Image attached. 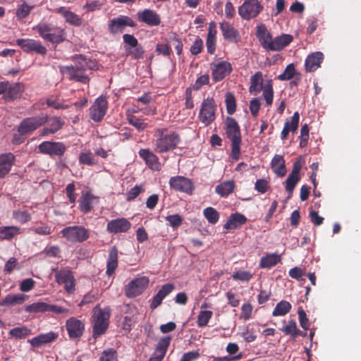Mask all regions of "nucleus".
<instances>
[{"label": "nucleus", "mask_w": 361, "mask_h": 361, "mask_svg": "<svg viewBox=\"0 0 361 361\" xmlns=\"http://www.w3.org/2000/svg\"><path fill=\"white\" fill-rule=\"evenodd\" d=\"M154 137L156 138L153 142L154 151L158 154L174 150L181 142L180 135L175 131H169L167 128L156 129Z\"/></svg>", "instance_id": "f257e3e1"}, {"label": "nucleus", "mask_w": 361, "mask_h": 361, "mask_svg": "<svg viewBox=\"0 0 361 361\" xmlns=\"http://www.w3.org/2000/svg\"><path fill=\"white\" fill-rule=\"evenodd\" d=\"M39 35L46 42L52 44H60L66 39V31L61 27L53 24L41 22L32 27Z\"/></svg>", "instance_id": "f03ea898"}, {"label": "nucleus", "mask_w": 361, "mask_h": 361, "mask_svg": "<svg viewBox=\"0 0 361 361\" xmlns=\"http://www.w3.org/2000/svg\"><path fill=\"white\" fill-rule=\"evenodd\" d=\"M226 134L231 141V157L238 160L240 157L241 135L240 126L235 118L227 117L226 120Z\"/></svg>", "instance_id": "7ed1b4c3"}, {"label": "nucleus", "mask_w": 361, "mask_h": 361, "mask_svg": "<svg viewBox=\"0 0 361 361\" xmlns=\"http://www.w3.org/2000/svg\"><path fill=\"white\" fill-rule=\"evenodd\" d=\"M110 312L109 309H102L96 306L92 316V337L95 339L104 334L109 327Z\"/></svg>", "instance_id": "20e7f679"}, {"label": "nucleus", "mask_w": 361, "mask_h": 361, "mask_svg": "<svg viewBox=\"0 0 361 361\" xmlns=\"http://www.w3.org/2000/svg\"><path fill=\"white\" fill-rule=\"evenodd\" d=\"M62 237L71 243H82L90 236V231L83 226H69L61 231Z\"/></svg>", "instance_id": "39448f33"}, {"label": "nucleus", "mask_w": 361, "mask_h": 361, "mask_svg": "<svg viewBox=\"0 0 361 361\" xmlns=\"http://www.w3.org/2000/svg\"><path fill=\"white\" fill-rule=\"evenodd\" d=\"M216 104L213 97L204 99L198 115L200 121L205 126L211 125L216 118Z\"/></svg>", "instance_id": "423d86ee"}, {"label": "nucleus", "mask_w": 361, "mask_h": 361, "mask_svg": "<svg viewBox=\"0 0 361 361\" xmlns=\"http://www.w3.org/2000/svg\"><path fill=\"white\" fill-rule=\"evenodd\" d=\"M47 122L48 116L44 114L23 118L18 127V133L27 136Z\"/></svg>", "instance_id": "0eeeda50"}, {"label": "nucleus", "mask_w": 361, "mask_h": 361, "mask_svg": "<svg viewBox=\"0 0 361 361\" xmlns=\"http://www.w3.org/2000/svg\"><path fill=\"white\" fill-rule=\"evenodd\" d=\"M264 6L258 0H245L238 7L239 16L245 20L256 18L263 10Z\"/></svg>", "instance_id": "6e6552de"}, {"label": "nucleus", "mask_w": 361, "mask_h": 361, "mask_svg": "<svg viewBox=\"0 0 361 361\" xmlns=\"http://www.w3.org/2000/svg\"><path fill=\"white\" fill-rule=\"evenodd\" d=\"M23 91L24 87L20 82L9 83L8 81L0 82V94L3 95V99L7 102L20 98Z\"/></svg>", "instance_id": "1a4fd4ad"}, {"label": "nucleus", "mask_w": 361, "mask_h": 361, "mask_svg": "<svg viewBox=\"0 0 361 361\" xmlns=\"http://www.w3.org/2000/svg\"><path fill=\"white\" fill-rule=\"evenodd\" d=\"M210 69L214 82L223 80L226 77L229 75L233 71L231 63L227 61L212 63L210 65Z\"/></svg>", "instance_id": "9d476101"}, {"label": "nucleus", "mask_w": 361, "mask_h": 361, "mask_svg": "<svg viewBox=\"0 0 361 361\" xmlns=\"http://www.w3.org/2000/svg\"><path fill=\"white\" fill-rule=\"evenodd\" d=\"M39 152L50 157H62L66 151V145L61 142L44 141L38 146Z\"/></svg>", "instance_id": "9b49d317"}, {"label": "nucleus", "mask_w": 361, "mask_h": 361, "mask_svg": "<svg viewBox=\"0 0 361 361\" xmlns=\"http://www.w3.org/2000/svg\"><path fill=\"white\" fill-rule=\"evenodd\" d=\"M304 162V159L300 156L293 163L292 171L286 180L285 186L286 191L290 194L293 193L297 183L300 179V172Z\"/></svg>", "instance_id": "f8f14e48"}, {"label": "nucleus", "mask_w": 361, "mask_h": 361, "mask_svg": "<svg viewBox=\"0 0 361 361\" xmlns=\"http://www.w3.org/2000/svg\"><path fill=\"white\" fill-rule=\"evenodd\" d=\"M16 44L26 53L35 52L41 55H45L47 52V48L41 42L34 39H18Z\"/></svg>", "instance_id": "ddd939ff"}, {"label": "nucleus", "mask_w": 361, "mask_h": 361, "mask_svg": "<svg viewBox=\"0 0 361 361\" xmlns=\"http://www.w3.org/2000/svg\"><path fill=\"white\" fill-rule=\"evenodd\" d=\"M108 102L105 97L100 96L95 99L90 108V116L95 122L101 121L106 113Z\"/></svg>", "instance_id": "4468645a"}, {"label": "nucleus", "mask_w": 361, "mask_h": 361, "mask_svg": "<svg viewBox=\"0 0 361 361\" xmlns=\"http://www.w3.org/2000/svg\"><path fill=\"white\" fill-rule=\"evenodd\" d=\"M149 284V279L146 276L136 278L131 281L126 288V295L132 298L140 295Z\"/></svg>", "instance_id": "2eb2a0df"}, {"label": "nucleus", "mask_w": 361, "mask_h": 361, "mask_svg": "<svg viewBox=\"0 0 361 361\" xmlns=\"http://www.w3.org/2000/svg\"><path fill=\"white\" fill-rule=\"evenodd\" d=\"M171 188L176 191L192 194L195 187L192 180L186 177L176 176L171 177L169 180Z\"/></svg>", "instance_id": "dca6fc26"}, {"label": "nucleus", "mask_w": 361, "mask_h": 361, "mask_svg": "<svg viewBox=\"0 0 361 361\" xmlns=\"http://www.w3.org/2000/svg\"><path fill=\"white\" fill-rule=\"evenodd\" d=\"M131 228V223L124 217L109 221L106 225V231L111 234L127 233Z\"/></svg>", "instance_id": "f3484780"}, {"label": "nucleus", "mask_w": 361, "mask_h": 361, "mask_svg": "<svg viewBox=\"0 0 361 361\" xmlns=\"http://www.w3.org/2000/svg\"><path fill=\"white\" fill-rule=\"evenodd\" d=\"M136 24L134 20L126 16H120L109 21V30L111 33L116 34L123 32L126 26L135 27Z\"/></svg>", "instance_id": "a211bd4d"}, {"label": "nucleus", "mask_w": 361, "mask_h": 361, "mask_svg": "<svg viewBox=\"0 0 361 361\" xmlns=\"http://www.w3.org/2000/svg\"><path fill=\"white\" fill-rule=\"evenodd\" d=\"M66 329L70 338H79L85 331V324L75 317H71L66 320Z\"/></svg>", "instance_id": "6ab92c4d"}, {"label": "nucleus", "mask_w": 361, "mask_h": 361, "mask_svg": "<svg viewBox=\"0 0 361 361\" xmlns=\"http://www.w3.org/2000/svg\"><path fill=\"white\" fill-rule=\"evenodd\" d=\"M138 154L140 157L145 161L146 165L150 169L154 171H159L161 170V164L159 157L154 152H152L149 149H141L139 150Z\"/></svg>", "instance_id": "aec40b11"}, {"label": "nucleus", "mask_w": 361, "mask_h": 361, "mask_svg": "<svg viewBox=\"0 0 361 361\" xmlns=\"http://www.w3.org/2000/svg\"><path fill=\"white\" fill-rule=\"evenodd\" d=\"M137 18L140 22L152 27L158 26L161 23L159 15L156 11L149 8L137 12Z\"/></svg>", "instance_id": "412c9836"}, {"label": "nucleus", "mask_w": 361, "mask_h": 361, "mask_svg": "<svg viewBox=\"0 0 361 361\" xmlns=\"http://www.w3.org/2000/svg\"><path fill=\"white\" fill-rule=\"evenodd\" d=\"M175 289L173 283H168L161 286L158 293L152 298L150 308L154 310L162 302V300Z\"/></svg>", "instance_id": "4be33fe9"}, {"label": "nucleus", "mask_w": 361, "mask_h": 361, "mask_svg": "<svg viewBox=\"0 0 361 361\" xmlns=\"http://www.w3.org/2000/svg\"><path fill=\"white\" fill-rule=\"evenodd\" d=\"M293 36L288 34H283L280 36L271 39L269 44L267 45V50L268 51H281L286 47H287L292 41Z\"/></svg>", "instance_id": "5701e85b"}, {"label": "nucleus", "mask_w": 361, "mask_h": 361, "mask_svg": "<svg viewBox=\"0 0 361 361\" xmlns=\"http://www.w3.org/2000/svg\"><path fill=\"white\" fill-rule=\"evenodd\" d=\"M324 54L321 51H316L308 55L305 61V71L309 73L314 72L324 61Z\"/></svg>", "instance_id": "b1692460"}, {"label": "nucleus", "mask_w": 361, "mask_h": 361, "mask_svg": "<svg viewBox=\"0 0 361 361\" xmlns=\"http://www.w3.org/2000/svg\"><path fill=\"white\" fill-rule=\"evenodd\" d=\"M15 162L16 157L11 152L0 154V178L9 173Z\"/></svg>", "instance_id": "393cba45"}, {"label": "nucleus", "mask_w": 361, "mask_h": 361, "mask_svg": "<svg viewBox=\"0 0 361 361\" xmlns=\"http://www.w3.org/2000/svg\"><path fill=\"white\" fill-rule=\"evenodd\" d=\"M220 29L224 38L230 42L237 43L240 39L238 31L228 22L220 23Z\"/></svg>", "instance_id": "a878e982"}, {"label": "nucleus", "mask_w": 361, "mask_h": 361, "mask_svg": "<svg viewBox=\"0 0 361 361\" xmlns=\"http://www.w3.org/2000/svg\"><path fill=\"white\" fill-rule=\"evenodd\" d=\"M72 60L75 63L74 66L85 71L86 70H94L97 67V63L95 61L87 59L82 54L74 55L72 57Z\"/></svg>", "instance_id": "bb28decb"}, {"label": "nucleus", "mask_w": 361, "mask_h": 361, "mask_svg": "<svg viewBox=\"0 0 361 361\" xmlns=\"http://www.w3.org/2000/svg\"><path fill=\"white\" fill-rule=\"evenodd\" d=\"M300 120V114L298 111L293 114L290 120H287L285 122L284 127L281 133V140H286L290 132L295 133L298 128Z\"/></svg>", "instance_id": "cd10ccee"}, {"label": "nucleus", "mask_w": 361, "mask_h": 361, "mask_svg": "<svg viewBox=\"0 0 361 361\" xmlns=\"http://www.w3.org/2000/svg\"><path fill=\"white\" fill-rule=\"evenodd\" d=\"M247 220V217L240 213L231 214L224 225V228L226 230L236 229L245 224Z\"/></svg>", "instance_id": "c85d7f7f"}, {"label": "nucleus", "mask_w": 361, "mask_h": 361, "mask_svg": "<svg viewBox=\"0 0 361 361\" xmlns=\"http://www.w3.org/2000/svg\"><path fill=\"white\" fill-rule=\"evenodd\" d=\"M66 73L69 75L71 80L87 84L90 81L89 77L85 74V71L78 68L74 66H66Z\"/></svg>", "instance_id": "c756f323"}, {"label": "nucleus", "mask_w": 361, "mask_h": 361, "mask_svg": "<svg viewBox=\"0 0 361 361\" xmlns=\"http://www.w3.org/2000/svg\"><path fill=\"white\" fill-rule=\"evenodd\" d=\"M58 337V334L50 331L47 334H42L38 335L37 336L34 337L31 340H29L30 343L32 346L35 348H38L43 344L49 343L54 340H56Z\"/></svg>", "instance_id": "7c9ffc66"}, {"label": "nucleus", "mask_w": 361, "mask_h": 361, "mask_svg": "<svg viewBox=\"0 0 361 361\" xmlns=\"http://www.w3.org/2000/svg\"><path fill=\"white\" fill-rule=\"evenodd\" d=\"M118 249L116 246H113L109 251L106 262V274L107 276H111L114 274L118 267Z\"/></svg>", "instance_id": "2f4dec72"}, {"label": "nucleus", "mask_w": 361, "mask_h": 361, "mask_svg": "<svg viewBox=\"0 0 361 361\" xmlns=\"http://www.w3.org/2000/svg\"><path fill=\"white\" fill-rule=\"evenodd\" d=\"M235 188V183L233 180H226L218 184L215 188V192L219 196L226 197L232 194Z\"/></svg>", "instance_id": "473e14b6"}, {"label": "nucleus", "mask_w": 361, "mask_h": 361, "mask_svg": "<svg viewBox=\"0 0 361 361\" xmlns=\"http://www.w3.org/2000/svg\"><path fill=\"white\" fill-rule=\"evenodd\" d=\"M273 171L279 177H283L286 172L285 160L283 156L275 154L271 162Z\"/></svg>", "instance_id": "72a5a7b5"}, {"label": "nucleus", "mask_w": 361, "mask_h": 361, "mask_svg": "<svg viewBox=\"0 0 361 361\" xmlns=\"http://www.w3.org/2000/svg\"><path fill=\"white\" fill-rule=\"evenodd\" d=\"M20 233L21 229L18 226H0V240H11Z\"/></svg>", "instance_id": "f704fd0d"}, {"label": "nucleus", "mask_w": 361, "mask_h": 361, "mask_svg": "<svg viewBox=\"0 0 361 361\" xmlns=\"http://www.w3.org/2000/svg\"><path fill=\"white\" fill-rule=\"evenodd\" d=\"M256 36L258 38L262 47L267 50V45L271 39V35L267 30L264 24H260L257 27Z\"/></svg>", "instance_id": "c9c22d12"}, {"label": "nucleus", "mask_w": 361, "mask_h": 361, "mask_svg": "<svg viewBox=\"0 0 361 361\" xmlns=\"http://www.w3.org/2000/svg\"><path fill=\"white\" fill-rule=\"evenodd\" d=\"M281 260V256L278 254H267L260 259L259 267L262 269H269L276 265Z\"/></svg>", "instance_id": "e433bc0d"}, {"label": "nucleus", "mask_w": 361, "mask_h": 361, "mask_svg": "<svg viewBox=\"0 0 361 361\" xmlns=\"http://www.w3.org/2000/svg\"><path fill=\"white\" fill-rule=\"evenodd\" d=\"M263 87L262 73L260 71H257L251 76L249 91L251 93L255 92V94H257Z\"/></svg>", "instance_id": "4c0bfd02"}, {"label": "nucleus", "mask_w": 361, "mask_h": 361, "mask_svg": "<svg viewBox=\"0 0 361 361\" xmlns=\"http://www.w3.org/2000/svg\"><path fill=\"white\" fill-rule=\"evenodd\" d=\"M94 198V195L89 192L82 195L79 200V207L82 212L87 214L92 209V201Z\"/></svg>", "instance_id": "58836bf2"}, {"label": "nucleus", "mask_w": 361, "mask_h": 361, "mask_svg": "<svg viewBox=\"0 0 361 361\" xmlns=\"http://www.w3.org/2000/svg\"><path fill=\"white\" fill-rule=\"evenodd\" d=\"M55 280L59 284H64L74 279L73 273L69 269L55 270Z\"/></svg>", "instance_id": "ea45409f"}, {"label": "nucleus", "mask_w": 361, "mask_h": 361, "mask_svg": "<svg viewBox=\"0 0 361 361\" xmlns=\"http://www.w3.org/2000/svg\"><path fill=\"white\" fill-rule=\"evenodd\" d=\"M291 307L292 306L289 302L286 300H281L276 304L272 312V315L274 317L284 316L290 312Z\"/></svg>", "instance_id": "a19ab883"}, {"label": "nucleus", "mask_w": 361, "mask_h": 361, "mask_svg": "<svg viewBox=\"0 0 361 361\" xmlns=\"http://www.w3.org/2000/svg\"><path fill=\"white\" fill-rule=\"evenodd\" d=\"M78 161L80 164L87 166H94L97 164L94 154L90 150L82 152L78 157Z\"/></svg>", "instance_id": "79ce46f5"}, {"label": "nucleus", "mask_w": 361, "mask_h": 361, "mask_svg": "<svg viewBox=\"0 0 361 361\" xmlns=\"http://www.w3.org/2000/svg\"><path fill=\"white\" fill-rule=\"evenodd\" d=\"M262 90L263 97L266 101L267 104L268 106L271 105L273 103L274 98L273 82L271 80H269L267 81V82L264 85V87L262 88Z\"/></svg>", "instance_id": "37998d69"}, {"label": "nucleus", "mask_w": 361, "mask_h": 361, "mask_svg": "<svg viewBox=\"0 0 361 361\" xmlns=\"http://www.w3.org/2000/svg\"><path fill=\"white\" fill-rule=\"evenodd\" d=\"M35 8L34 5H29L25 1H23L17 7L16 15L18 19H24Z\"/></svg>", "instance_id": "c03bdc74"}, {"label": "nucleus", "mask_w": 361, "mask_h": 361, "mask_svg": "<svg viewBox=\"0 0 361 361\" xmlns=\"http://www.w3.org/2000/svg\"><path fill=\"white\" fill-rule=\"evenodd\" d=\"M48 303L44 302H34L31 305H27L25 308V312L30 313H38L49 312Z\"/></svg>", "instance_id": "a18cd8bd"}, {"label": "nucleus", "mask_w": 361, "mask_h": 361, "mask_svg": "<svg viewBox=\"0 0 361 361\" xmlns=\"http://www.w3.org/2000/svg\"><path fill=\"white\" fill-rule=\"evenodd\" d=\"M25 297L23 294L8 295L3 300L2 305H13L24 302Z\"/></svg>", "instance_id": "49530a36"}, {"label": "nucleus", "mask_w": 361, "mask_h": 361, "mask_svg": "<svg viewBox=\"0 0 361 361\" xmlns=\"http://www.w3.org/2000/svg\"><path fill=\"white\" fill-rule=\"evenodd\" d=\"M203 214L211 224H216L219 219V213L212 207L205 208L203 211Z\"/></svg>", "instance_id": "de8ad7c7"}, {"label": "nucleus", "mask_w": 361, "mask_h": 361, "mask_svg": "<svg viewBox=\"0 0 361 361\" xmlns=\"http://www.w3.org/2000/svg\"><path fill=\"white\" fill-rule=\"evenodd\" d=\"M213 315L210 310H201L197 316V324L200 328L206 326Z\"/></svg>", "instance_id": "09e8293b"}, {"label": "nucleus", "mask_w": 361, "mask_h": 361, "mask_svg": "<svg viewBox=\"0 0 361 361\" xmlns=\"http://www.w3.org/2000/svg\"><path fill=\"white\" fill-rule=\"evenodd\" d=\"M125 51L126 54L130 56L133 59L138 60L144 58L145 51L139 44L133 48H125Z\"/></svg>", "instance_id": "8fccbe9b"}, {"label": "nucleus", "mask_w": 361, "mask_h": 361, "mask_svg": "<svg viewBox=\"0 0 361 361\" xmlns=\"http://www.w3.org/2000/svg\"><path fill=\"white\" fill-rule=\"evenodd\" d=\"M225 103L227 113L230 115L233 114L236 110V100L232 92H227L226 94Z\"/></svg>", "instance_id": "3c124183"}, {"label": "nucleus", "mask_w": 361, "mask_h": 361, "mask_svg": "<svg viewBox=\"0 0 361 361\" xmlns=\"http://www.w3.org/2000/svg\"><path fill=\"white\" fill-rule=\"evenodd\" d=\"M9 335L13 338L21 339L30 334V330L25 326L16 327L9 331Z\"/></svg>", "instance_id": "603ef678"}, {"label": "nucleus", "mask_w": 361, "mask_h": 361, "mask_svg": "<svg viewBox=\"0 0 361 361\" xmlns=\"http://www.w3.org/2000/svg\"><path fill=\"white\" fill-rule=\"evenodd\" d=\"M281 331L286 335H290L293 338L298 336L299 329L295 320L291 319L288 324L281 329Z\"/></svg>", "instance_id": "864d4df0"}, {"label": "nucleus", "mask_w": 361, "mask_h": 361, "mask_svg": "<svg viewBox=\"0 0 361 361\" xmlns=\"http://www.w3.org/2000/svg\"><path fill=\"white\" fill-rule=\"evenodd\" d=\"M231 277L235 281L248 282L253 278V274L247 271H238L233 272Z\"/></svg>", "instance_id": "5fc2aeb1"}, {"label": "nucleus", "mask_w": 361, "mask_h": 361, "mask_svg": "<svg viewBox=\"0 0 361 361\" xmlns=\"http://www.w3.org/2000/svg\"><path fill=\"white\" fill-rule=\"evenodd\" d=\"M13 218L20 224H25L31 220V215L25 210H14Z\"/></svg>", "instance_id": "6e6d98bb"}, {"label": "nucleus", "mask_w": 361, "mask_h": 361, "mask_svg": "<svg viewBox=\"0 0 361 361\" xmlns=\"http://www.w3.org/2000/svg\"><path fill=\"white\" fill-rule=\"evenodd\" d=\"M128 123L134 126L138 131H143L148 126L147 123L143 119L139 118L135 116L128 118Z\"/></svg>", "instance_id": "4d7b16f0"}, {"label": "nucleus", "mask_w": 361, "mask_h": 361, "mask_svg": "<svg viewBox=\"0 0 361 361\" xmlns=\"http://www.w3.org/2000/svg\"><path fill=\"white\" fill-rule=\"evenodd\" d=\"M295 74V68L293 63L288 64L283 73L278 76L280 80H289L292 79Z\"/></svg>", "instance_id": "13d9d810"}, {"label": "nucleus", "mask_w": 361, "mask_h": 361, "mask_svg": "<svg viewBox=\"0 0 361 361\" xmlns=\"http://www.w3.org/2000/svg\"><path fill=\"white\" fill-rule=\"evenodd\" d=\"M99 361H118L116 350L114 348L104 350L101 354Z\"/></svg>", "instance_id": "bf43d9fd"}, {"label": "nucleus", "mask_w": 361, "mask_h": 361, "mask_svg": "<svg viewBox=\"0 0 361 361\" xmlns=\"http://www.w3.org/2000/svg\"><path fill=\"white\" fill-rule=\"evenodd\" d=\"M166 221L169 222L170 226L173 228H177L182 224L183 219L180 215L176 214L167 216Z\"/></svg>", "instance_id": "052dcab7"}, {"label": "nucleus", "mask_w": 361, "mask_h": 361, "mask_svg": "<svg viewBox=\"0 0 361 361\" xmlns=\"http://www.w3.org/2000/svg\"><path fill=\"white\" fill-rule=\"evenodd\" d=\"M144 188L142 185H137L131 188L126 194V199L128 201L134 200L137 196L144 192Z\"/></svg>", "instance_id": "680f3d73"}, {"label": "nucleus", "mask_w": 361, "mask_h": 361, "mask_svg": "<svg viewBox=\"0 0 361 361\" xmlns=\"http://www.w3.org/2000/svg\"><path fill=\"white\" fill-rule=\"evenodd\" d=\"M49 127L52 129L54 133L62 128L64 125V121L59 117H54L50 119L48 118Z\"/></svg>", "instance_id": "e2e57ef3"}, {"label": "nucleus", "mask_w": 361, "mask_h": 361, "mask_svg": "<svg viewBox=\"0 0 361 361\" xmlns=\"http://www.w3.org/2000/svg\"><path fill=\"white\" fill-rule=\"evenodd\" d=\"M65 20L66 23L74 26H80L82 23L81 18L71 11L68 12Z\"/></svg>", "instance_id": "0e129e2a"}, {"label": "nucleus", "mask_w": 361, "mask_h": 361, "mask_svg": "<svg viewBox=\"0 0 361 361\" xmlns=\"http://www.w3.org/2000/svg\"><path fill=\"white\" fill-rule=\"evenodd\" d=\"M298 314L301 327L305 330H307L309 329L310 324L305 310L302 307H300L298 309Z\"/></svg>", "instance_id": "69168bd1"}, {"label": "nucleus", "mask_w": 361, "mask_h": 361, "mask_svg": "<svg viewBox=\"0 0 361 361\" xmlns=\"http://www.w3.org/2000/svg\"><path fill=\"white\" fill-rule=\"evenodd\" d=\"M209 82V76L208 74H204L198 77L192 86L195 90H199L203 85H208Z\"/></svg>", "instance_id": "338daca9"}, {"label": "nucleus", "mask_w": 361, "mask_h": 361, "mask_svg": "<svg viewBox=\"0 0 361 361\" xmlns=\"http://www.w3.org/2000/svg\"><path fill=\"white\" fill-rule=\"evenodd\" d=\"M15 269H19L18 267V261L15 257H11L6 263L4 271L6 274H10Z\"/></svg>", "instance_id": "774afa93"}]
</instances>
